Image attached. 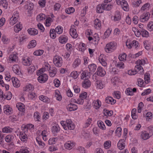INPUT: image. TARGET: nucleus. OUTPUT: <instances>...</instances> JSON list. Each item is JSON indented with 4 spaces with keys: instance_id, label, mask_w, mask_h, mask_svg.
<instances>
[{
    "instance_id": "obj_1",
    "label": "nucleus",
    "mask_w": 153,
    "mask_h": 153,
    "mask_svg": "<svg viewBox=\"0 0 153 153\" xmlns=\"http://www.w3.org/2000/svg\"><path fill=\"white\" fill-rule=\"evenodd\" d=\"M117 47V44L115 42H111L108 43L105 48V51L108 53L113 52Z\"/></svg>"
},
{
    "instance_id": "obj_2",
    "label": "nucleus",
    "mask_w": 153,
    "mask_h": 153,
    "mask_svg": "<svg viewBox=\"0 0 153 153\" xmlns=\"http://www.w3.org/2000/svg\"><path fill=\"white\" fill-rule=\"evenodd\" d=\"M53 62L55 65L58 67H61L62 63V57L59 56H56L53 59Z\"/></svg>"
},
{
    "instance_id": "obj_3",
    "label": "nucleus",
    "mask_w": 153,
    "mask_h": 153,
    "mask_svg": "<svg viewBox=\"0 0 153 153\" xmlns=\"http://www.w3.org/2000/svg\"><path fill=\"white\" fill-rule=\"evenodd\" d=\"M75 26L74 25H71L70 30V34L74 38H76L78 36L76 29L74 28Z\"/></svg>"
},
{
    "instance_id": "obj_4",
    "label": "nucleus",
    "mask_w": 153,
    "mask_h": 153,
    "mask_svg": "<svg viewBox=\"0 0 153 153\" xmlns=\"http://www.w3.org/2000/svg\"><path fill=\"white\" fill-rule=\"evenodd\" d=\"M106 4L102 3L101 4H100L97 5L96 7L97 12L99 13H101L103 12L105 9V7Z\"/></svg>"
},
{
    "instance_id": "obj_5",
    "label": "nucleus",
    "mask_w": 153,
    "mask_h": 153,
    "mask_svg": "<svg viewBox=\"0 0 153 153\" xmlns=\"http://www.w3.org/2000/svg\"><path fill=\"white\" fill-rule=\"evenodd\" d=\"M48 79V76L45 74H44L39 76L38 78V80L40 83L45 82Z\"/></svg>"
},
{
    "instance_id": "obj_6",
    "label": "nucleus",
    "mask_w": 153,
    "mask_h": 153,
    "mask_svg": "<svg viewBox=\"0 0 153 153\" xmlns=\"http://www.w3.org/2000/svg\"><path fill=\"white\" fill-rule=\"evenodd\" d=\"M150 16V14L148 12L143 13L140 16V19L142 22L147 21L149 19Z\"/></svg>"
},
{
    "instance_id": "obj_7",
    "label": "nucleus",
    "mask_w": 153,
    "mask_h": 153,
    "mask_svg": "<svg viewBox=\"0 0 153 153\" xmlns=\"http://www.w3.org/2000/svg\"><path fill=\"white\" fill-rule=\"evenodd\" d=\"M96 73L98 76H103L105 75L106 72L105 70L102 68L101 67H99Z\"/></svg>"
},
{
    "instance_id": "obj_8",
    "label": "nucleus",
    "mask_w": 153,
    "mask_h": 153,
    "mask_svg": "<svg viewBox=\"0 0 153 153\" xmlns=\"http://www.w3.org/2000/svg\"><path fill=\"white\" fill-rule=\"evenodd\" d=\"M3 110L4 113L7 115H9L12 113V109L8 105L4 107Z\"/></svg>"
},
{
    "instance_id": "obj_9",
    "label": "nucleus",
    "mask_w": 153,
    "mask_h": 153,
    "mask_svg": "<svg viewBox=\"0 0 153 153\" xmlns=\"http://www.w3.org/2000/svg\"><path fill=\"white\" fill-rule=\"evenodd\" d=\"M67 108L69 111H71L76 110L77 107L76 105L70 102L67 106Z\"/></svg>"
},
{
    "instance_id": "obj_10",
    "label": "nucleus",
    "mask_w": 153,
    "mask_h": 153,
    "mask_svg": "<svg viewBox=\"0 0 153 153\" xmlns=\"http://www.w3.org/2000/svg\"><path fill=\"white\" fill-rule=\"evenodd\" d=\"M123 9L126 11H128L129 9V6L128 3L125 0H122L121 1L120 4Z\"/></svg>"
},
{
    "instance_id": "obj_11",
    "label": "nucleus",
    "mask_w": 153,
    "mask_h": 153,
    "mask_svg": "<svg viewBox=\"0 0 153 153\" xmlns=\"http://www.w3.org/2000/svg\"><path fill=\"white\" fill-rule=\"evenodd\" d=\"M13 70L14 73L17 75H19L21 73L20 71V67L18 65L16 64L13 65Z\"/></svg>"
},
{
    "instance_id": "obj_12",
    "label": "nucleus",
    "mask_w": 153,
    "mask_h": 153,
    "mask_svg": "<svg viewBox=\"0 0 153 153\" xmlns=\"http://www.w3.org/2000/svg\"><path fill=\"white\" fill-rule=\"evenodd\" d=\"M149 134L146 131H143L141 132V137L144 140H146L148 139L150 137Z\"/></svg>"
},
{
    "instance_id": "obj_13",
    "label": "nucleus",
    "mask_w": 153,
    "mask_h": 153,
    "mask_svg": "<svg viewBox=\"0 0 153 153\" xmlns=\"http://www.w3.org/2000/svg\"><path fill=\"white\" fill-rule=\"evenodd\" d=\"M91 85V82L88 79H85L82 82V85L83 87L84 88H88L90 87Z\"/></svg>"
},
{
    "instance_id": "obj_14",
    "label": "nucleus",
    "mask_w": 153,
    "mask_h": 153,
    "mask_svg": "<svg viewBox=\"0 0 153 153\" xmlns=\"http://www.w3.org/2000/svg\"><path fill=\"white\" fill-rule=\"evenodd\" d=\"M12 81L14 87H18L20 86L19 81L16 78L13 77L12 78Z\"/></svg>"
},
{
    "instance_id": "obj_15",
    "label": "nucleus",
    "mask_w": 153,
    "mask_h": 153,
    "mask_svg": "<svg viewBox=\"0 0 153 153\" xmlns=\"http://www.w3.org/2000/svg\"><path fill=\"white\" fill-rule=\"evenodd\" d=\"M59 42L62 44L66 43L68 40V38L67 36H61L59 38Z\"/></svg>"
},
{
    "instance_id": "obj_16",
    "label": "nucleus",
    "mask_w": 153,
    "mask_h": 153,
    "mask_svg": "<svg viewBox=\"0 0 153 153\" xmlns=\"http://www.w3.org/2000/svg\"><path fill=\"white\" fill-rule=\"evenodd\" d=\"M33 86L31 84H29L26 86L25 88H23V91H25L31 92L34 89Z\"/></svg>"
},
{
    "instance_id": "obj_17",
    "label": "nucleus",
    "mask_w": 153,
    "mask_h": 153,
    "mask_svg": "<svg viewBox=\"0 0 153 153\" xmlns=\"http://www.w3.org/2000/svg\"><path fill=\"white\" fill-rule=\"evenodd\" d=\"M105 101L106 103H110V102L111 104H114L116 102V100L110 97H108L106 98Z\"/></svg>"
},
{
    "instance_id": "obj_18",
    "label": "nucleus",
    "mask_w": 153,
    "mask_h": 153,
    "mask_svg": "<svg viewBox=\"0 0 153 153\" xmlns=\"http://www.w3.org/2000/svg\"><path fill=\"white\" fill-rule=\"evenodd\" d=\"M28 33L31 35H35L38 33V30L34 28H30L27 30Z\"/></svg>"
},
{
    "instance_id": "obj_19",
    "label": "nucleus",
    "mask_w": 153,
    "mask_h": 153,
    "mask_svg": "<svg viewBox=\"0 0 153 153\" xmlns=\"http://www.w3.org/2000/svg\"><path fill=\"white\" fill-rule=\"evenodd\" d=\"M49 76L51 77H54L56 73V69L55 67H52L49 70Z\"/></svg>"
},
{
    "instance_id": "obj_20",
    "label": "nucleus",
    "mask_w": 153,
    "mask_h": 153,
    "mask_svg": "<svg viewBox=\"0 0 153 153\" xmlns=\"http://www.w3.org/2000/svg\"><path fill=\"white\" fill-rule=\"evenodd\" d=\"M60 130V128L58 125L53 126L51 129L52 133L54 134H56Z\"/></svg>"
},
{
    "instance_id": "obj_21",
    "label": "nucleus",
    "mask_w": 153,
    "mask_h": 153,
    "mask_svg": "<svg viewBox=\"0 0 153 153\" xmlns=\"http://www.w3.org/2000/svg\"><path fill=\"white\" fill-rule=\"evenodd\" d=\"M94 26L97 29H100L101 27V22L98 19L95 20L94 22Z\"/></svg>"
},
{
    "instance_id": "obj_22",
    "label": "nucleus",
    "mask_w": 153,
    "mask_h": 153,
    "mask_svg": "<svg viewBox=\"0 0 153 153\" xmlns=\"http://www.w3.org/2000/svg\"><path fill=\"white\" fill-rule=\"evenodd\" d=\"M75 125L73 123L67 124L66 126L64 127V129L65 130L69 129L70 130H73L75 128Z\"/></svg>"
},
{
    "instance_id": "obj_23",
    "label": "nucleus",
    "mask_w": 153,
    "mask_h": 153,
    "mask_svg": "<svg viewBox=\"0 0 153 153\" xmlns=\"http://www.w3.org/2000/svg\"><path fill=\"white\" fill-rule=\"evenodd\" d=\"M22 25H21L20 22L17 24L14 27V30L16 32H18L22 30Z\"/></svg>"
},
{
    "instance_id": "obj_24",
    "label": "nucleus",
    "mask_w": 153,
    "mask_h": 153,
    "mask_svg": "<svg viewBox=\"0 0 153 153\" xmlns=\"http://www.w3.org/2000/svg\"><path fill=\"white\" fill-rule=\"evenodd\" d=\"M22 62L25 66H29L31 63L30 59V58L23 59Z\"/></svg>"
},
{
    "instance_id": "obj_25",
    "label": "nucleus",
    "mask_w": 153,
    "mask_h": 153,
    "mask_svg": "<svg viewBox=\"0 0 153 153\" xmlns=\"http://www.w3.org/2000/svg\"><path fill=\"white\" fill-rule=\"evenodd\" d=\"M36 44V41L34 40H33L30 41L29 44L27 45V47L29 49L33 48L35 47Z\"/></svg>"
},
{
    "instance_id": "obj_26",
    "label": "nucleus",
    "mask_w": 153,
    "mask_h": 153,
    "mask_svg": "<svg viewBox=\"0 0 153 153\" xmlns=\"http://www.w3.org/2000/svg\"><path fill=\"white\" fill-rule=\"evenodd\" d=\"M134 70H136L137 71H140V74H143L144 72V70L143 68L139 64L135 66Z\"/></svg>"
},
{
    "instance_id": "obj_27",
    "label": "nucleus",
    "mask_w": 153,
    "mask_h": 153,
    "mask_svg": "<svg viewBox=\"0 0 153 153\" xmlns=\"http://www.w3.org/2000/svg\"><path fill=\"white\" fill-rule=\"evenodd\" d=\"M12 130L13 129L10 128L9 127H5L2 129V132L5 133H10Z\"/></svg>"
},
{
    "instance_id": "obj_28",
    "label": "nucleus",
    "mask_w": 153,
    "mask_h": 153,
    "mask_svg": "<svg viewBox=\"0 0 153 153\" xmlns=\"http://www.w3.org/2000/svg\"><path fill=\"white\" fill-rule=\"evenodd\" d=\"M121 19V15L120 13L118 11L116 12L114 16V20L115 21H118Z\"/></svg>"
},
{
    "instance_id": "obj_29",
    "label": "nucleus",
    "mask_w": 153,
    "mask_h": 153,
    "mask_svg": "<svg viewBox=\"0 0 153 153\" xmlns=\"http://www.w3.org/2000/svg\"><path fill=\"white\" fill-rule=\"evenodd\" d=\"M96 65L94 64H91L88 66L89 71L91 72L94 71L96 69Z\"/></svg>"
},
{
    "instance_id": "obj_30",
    "label": "nucleus",
    "mask_w": 153,
    "mask_h": 153,
    "mask_svg": "<svg viewBox=\"0 0 153 153\" xmlns=\"http://www.w3.org/2000/svg\"><path fill=\"white\" fill-rule=\"evenodd\" d=\"M39 99L40 100L44 102H49L50 101L49 99L46 96L41 95L39 97Z\"/></svg>"
},
{
    "instance_id": "obj_31",
    "label": "nucleus",
    "mask_w": 153,
    "mask_h": 153,
    "mask_svg": "<svg viewBox=\"0 0 153 153\" xmlns=\"http://www.w3.org/2000/svg\"><path fill=\"white\" fill-rule=\"evenodd\" d=\"M24 133V134H23V132L22 133V132H21L20 133L19 137L21 140L23 142H25L27 141V136L26 134H25V133Z\"/></svg>"
},
{
    "instance_id": "obj_32",
    "label": "nucleus",
    "mask_w": 153,
    "mask_h": 153,
    "mask_svg": "<svg viewBox=\"0 0 153 153\" xmlns=\"http://www.w3.org/2000/svg\"><path fill=\"white\" fill-rule=\"evenodd\" d=\"M28 97L31 100H35L37 97L36 94L34 93L30 92L28 95Z\"/></svg>"
},
{
    "instance_id": "obj_33",
    "label": "nucleus",
    "mask_w": 153,
    "mask_h": 153,
    "mask_svg": "<svg viewBox=\"0 0 153 153\" xmlns=\"http://www.w3.org/2000/svg\"><path fill=\"white\" fill-rule=\"evenodd\" d=\"M45 16L43 13H40L36 17L37 20L39 22L45 19Z\"/></svg>"
},
{
    "instance_id": "obj_34",
    "label": "nucleus",
    "mask_w": 153,
    "mask_h": 153,
    "mask_svg": "<svg viewBox=\"0 0 153 153\" xmlns=\"http://www.w3.org/2000/svg\"><path fill=\"white\" fill-rule=\"evenodd\" d=\"M97 124L98 127L102 130H105V127L104 123L101 120H99L97 121Z\"/></svg>"
},
{
    "instance_id": "obj_35",
    "label": "nucleus",
    "mask_w": 153,
    "mask_h": 153,
    "mask_svg": "<svg viewBox=\"0 0 153 153\" xmlns=\"http://www.w3.org/2000/svg\"><path fill=\"white\" fill-rule=\"evenodd\" d=\"M141 34H142V36L143 37H147L149 36L148 32L145 29H141Z\"/></svg>"
},
{
    "instance_id": "obj_36",
    "label": "nucleus",
    "mask_w": 153,
    "mask_h": 153,
    "mask_svg": "<svg viewBox=\"0 0 153 153\" xmlns=\"http://www.w3.org/2000/svg\"><path fill=\"white\" fill-rule=\"evenodd\" d=\"M63 28L60 26H58L55 30V32H56L59 34H61L63 32Z\"/></svg>"
},
{
    "instance_id": "obj_37",
    "label": "nucleus",
    "mask_w": 153,
    "mask_h": 153,
    "mask_svg": "<svg viewBox=\"0 0 153 153\" xmlns=\"http://www.w3.org/2000/svg\"><path fill=\"white\" fill-rule=\"evenodd\" d=\"M101 102L99 100H97L96 101H95L94 104V106L96 109L99 108L101 106Z\"/></svg>"
},
{
    "instance_id": "obj_38",
    "label": "nucleus",
    "mask_w": 153,
    "mask_h": 153,
    "mask_svg": "<svg viewBox=\"0 0 153 153\" xmlns=\"http://www.w3.org/2000/svg\"><path fill=\"white\" fill-rule=\"evenodd\" d=\"M14 137L13 135H7L5 138V140L6 141L7 143L10 142L12 140H13Z\"/></svg>"
},
{
    "instance_id": "obj_39",
    "label": "nucleus",
    "mask_w": 153,
    "mask_h": 153,
    "mask_svg": "<svg viewBox=\"0 0 153 153\" xmlns=\"http://www.w3.org/2000/svg\"><path fill=\"white\" fill-rule=\"evenodd\" d=\"M20 153H29V151L27 148L25 147H21L20 148Z\"/></svg>"
},
{
    "instance_id": "obj_40",
    "label": "nucleus",
    "mask_w": 153,
    "mask_h": 153,
    "mask_svg": "<svg viewBox=\"0 0 153 153\" xmlns=\"http://www.w3.org/2000/svg\"><path fill=\"white\" fill-rule=\"evenodd\" d=\"M16 107L18 110L22 112H23L25 110V106L22 104H18L16 105Z\"/></svg>"
},
{
    "instance_id": "obj_41",
    "label": "nucleus",
    "mask_w": 153,
    "mask_h": 153,
    "mask_svg": "<svg viewBox=\"0 0 153 153\" xmlns=\"http://www.w3.org/2000/svg\"><path fill=\"white\" fill-rule=\"evenodd\" d=\"M81 60L79 58L76 59L73 64V66L74 68L78 66L80 63Z\"/></svg>"
},
{
    "instance_id": "obj_42",
    "label": "nucleus",
    "mask_w": 153,
    "mask_h": 153,
    "mask_svg": "<svg viewBox=\"0 0 153 153\" xmlns=\"http://www.w3.org/2000/svg\"><path fill=\"white\" fill-rule=\"evenodd\" d=\"M125 93L127 95L132 96L134 95V94L132 92V89L130 88H129L126 89Z\"/></svg>"
},
{
    "instance_id": "obj_43",
    "label": "nucleus",
    "mask_w": 153,
    "mask_h": 153,
    "mask_svg": "<svg viewBox=\"0 0 153 153\" xmlns=\"http://www.w3.org/2000/svg\"><path fill=\"white\" fill-rule=\"evenodd\" d=\"M55 97H56V100H58L60 101L62 100V96L59 94V92L58 91H55Z\"/></svg>"
},
{
    "instance_id": "obj_44",
    "label": "nucleus",
    "mask_w": 153,
    "mask_h": 153,
    "mask_svg": "<svg viewBox=\"0 0 153 153\" xmlns=\"http://www.w3.org/2000/svg\"><path fill=\"white\" fill-rule=\"evenodd\" d=\"M126 54L123 53L121 55H120L119 56V59L120 61H124L126 60Z\"/></svg>"
},
{
    "instance_id": "obj_45",
    "label": "nucleus",
    "mask_w": 153,
    "mask_h": 153,
    "mask_svg": "<svg viewBox=\"0 0 153 153\" xmlns=\"http://www.w3.org/2000/svg\"><path fill=\"white\" fill-rule=\"evenodd\" d=\"M59 139L57 137L51 138L49 140V143H57Z\"/></svg>"
},
{
    "instance_id": "obj_46",
    "label": "nucleus",
    "mask_w": 153,
    "mask_h": 153,
    "mask_svg": "<svg viewBox=\"0 0 153 153\" xmlns=\"http://www.w3.org/2000/svg\"><path fill=\"white\" fill-rule=\"evenodd\" d=\"M3 146H6L7 147L5 149H7L9 150H12L14 148V144H4Z\"/></svg>"
},
{
    "instance_id": "obj_47",
    "label": "nucleus",
    "mask_w": 153,
    "mask_h": 153,
    "mask_svg": "<svg viewBox=\"0 0 153 153\" xmlns=\"http://www.w3.org/2000/svg\"><path fill=\"white\" fill-rule=\"evenodd\" d=\"M149 74L148 73H146L144 75V79L145 80L146 83L148 84L150 82V78L149 77Z\"/></svg>"
},
{
    "instance_id": "obj_48",
    "label": "nucleus",
    "mask_w": 153,
    "mask_h": 153,
    "mask_svg": "<svg viewBox=\"0 0 153 153\" xmlns=\"http://www.w3.org/2000/svg\"><path fill=\"white\" fill-rule=\"evenodd\" d=\"M54 32H55L54 29L51 30L50 31V36L53 39H54L56 36V34L55 33H54Z\"/></svg>"
},
{
    "instance_id": "obj_49",
    "label": "nucleus",
    "mask_w": 153,
    "mask_h": 153,
    "mask_svg": "<svg viewBox=\"0 0 153 153\" xmlns=\"http://www.w3.org/2000/svg\"><path fill=\"white\" fill-rule=\"evenodd\" d=\"M70 75L74 79H76L78 77V74L77 71H73L71 73Z\"/></svg>"
},
{
    "instance_id": "obj_50",
    "label": "nucleus",
    "mask_w": 153,
    "mask_h": 153,
    "mask_svg": "<svg viewBox=\"0 0 153 153\" xmlns=\"http://www.w3.org/2000/svg\"><path fill=\"white\" fill-rule=\"evenodd\" d=\"M146 117L147 120L149 121V120L151 119L152 117V114L150 112H147L146 115Z\"/></svg>"
},
{
    "instance_id": "obj_51",
    "label": "nucleus",
    "mask_w": 153,
    "mask_h": 153,
    "mask_svg": "<svg viewBox=\"0 0 153 153\" xmlns=\"http://www.w3.org/2000/svg\"><path fill=\"white\" fill-rule=\"evenodd\" d=\"M136 64L137 65L139 64L141 66V65H144L146 64V61L144 59H139L136 62Z\"/></svg>"
},
{
    "instance_id": "obj_52",
    "label": "nucleus",
    "mask_w": 153,
    "mask_h": 153,
    "mask_svg": "<svg viewBox=\"0 0 153 153\" xmlns=\"http://www.w3.org/2000/svg\"><path fill=\"white\" fill-rule=\"evenodd\" d=\"M9 58L13 61L16 62L17 60V56L14 54L10 55L9 57Z\"/></svg>"
},
{
    "instance_id": "obj_53",
    "label": "nucleus",
    "mask_w": 153,
    "mask_h": 153,
    "mask_svg": "<svg viewBox=\"0 0 153 153\" xmlns=\"http://www.w3.org/2000/svg\"><path fill=\"white\" fill-rule=\"evenodd\" d=\"M74 11V9L72 7L66 9L65 10V12L68 14H70L71 13H73Z\"/></svg>"
},
{
    "instance_id": "obj_54",
    "label": "nucleus",
    "mask_w": 153,
    "mask_h": 153,
    "mask_svg": "<svg viewBox=\"0 0 153 153\" xmlns=\"http://www.w3.org/2000/svg\"><path fill=\"white\" fill-rule=\"evenodd\" d=\"M43 53V51L42 50H39L36 51L33 53V54L36 56H40L42 55Z\"/></svg>"
},
{
    "instance_id": "obj_55",
    "label": "nucleus",
    "mask_w": 153,
    "mask_h": 153,
    "mask_svg": "<svg viewBox=\"0 0 153 153\" xmlns=\"http://www.w3.org/2000/svg\"><path fill=\"white\" fill-rule=\"evenodd\" d=\"M74 144H64V147L65 148L68 150L71 149L74 146Z\"/></svg>"
},
{
    "instance_id": "obj_56",
    "label": "nucleus",
    "mask_w": 153,
    "mask_h": 153,
    "mask_svg": "<svg viewBox=\"0 0 153 153\" xmlns=\"http://www.w3.org/2000/svg\"><path fill=\"white\" fill-rule=\"evenodd\" d=\"M124 65V64L123 62L121 61H120L118 62H116V67L120 68H123Z\"/></svg>"
},
{
    "instance_id": "obj_57",
    "label": "nucleus",
    "mask_w": 153,
    "mask_h": 153,
    "mask_svg": "<svg viewBox=\"0 0 153 153\" xmlns=\"http://www.w3.org/2000/svg\"><path fill=\"white\" fill-rule=\"evenodd\" d=\"M144 105L143 103L141 102H140L138 105L137 111L139 113H140L141 112V110L143 107Z\"/></svg>"
},
{
    "instance_id": "obj_58",
    "label": "nucleus",
    "mask_w": 153,
    "mask_h": 153,
    "mask_svg": "<svg viewBox=\"0 0 153 153\" xmlns=\"http://www.w3.org/2000/svg\"><path fill=\"white\" fill-rule=\"evenodd\" d=\"M148 30L152 31L153 30V22H149L147 25Z\"/></svg>"
},
{
    "instance_id": "obj_59",
    "label": "nucleus",
    "mask_w": 153,
    "mask_h": 153,
    "mask_svg": "<svg viewBox=\"0 0 153 153\" xmlns=\"http://www.w3.org/2000/svg\"><path fill=\"white\" fill-rule=\"evenodd\" d=\"M131 43V44H132V47H134L135 48H136L138 47V42L136 40H133Z\"/></svg>"
},
{
    "instance_id": "obj_60",
    "label": "nucleus",
    "mask_w": 153,
    "mask_h": 153,
    "mask_svg": "<svg viewBox=\"0 0 153 153\" xmlns=\"http://www.w3.org/2000/svg\"><path fill=\"white\" fill-rule=\"evenodd\" d=\"M103 111H105L106 113V115H105L106 116L108 115L109 116H111L113 114V111H109L106 109H104Z\"/></svg>"
},
{
    "instance_id": "obj_61",
    "label": "nucleus",
    "mask_w": 153,
    "mask_h": 153,
    "mask_svg": "<svg viewBox=\"0 0 153 153\" xmlns=\"http://www.w3.org/2000/svg\"><path fill=\"white\" fill-rule=\"evenodd\" d=\"M34 117L36 121H39V119H40V116L39 113L38 112H36L34 114Z\"/></svg>"
},
{
    "instance_id": "obj_62",
    "label": "nucleus",
    "mask_w": 153,
    "mask_h": 153,
    "mask_svg": "<svg viewBox=\"0 0 153 153\" xmlns=\"http://www.w3.org/2000/svg\"><path fill=\"white\" fill-rule=\"evenodd\" d=\"M54 83L55 85V86L57 87H59L60 84V81L57 79H54Z\"/></svg>"
},
{
    "instance_id": "obj_63",
    "label": "nucleus",
    "mask_w": 153,
    "mask_h": 153,
    "mask_svg": "<svg viewBox=\"0 0 153 153\" xmlns=\"http://www.w3.org/2000/svg\"><path fill=\"white\" fill-rule=\"evenodd\" d=\"M79 153H86V151L84 147H79L78 148Z\"/></svg>"
},
{
    "instance_id": "obj_64",
    "label": "nucleus",
    "mask_w": 153,
    "mask_h": 153,
    "mask_svg": "<svg viewBox=\"0 0 153 153\" xmlns=\"http://www.w3.org/2000/svg\"><path fill=\"white\" fill-rule=\"evenodd\" d=\"M94 153H104V152L101 148H99L95 149Z\"/></svg>"
}]
</instances>
